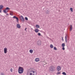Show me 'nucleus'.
<instances>
[{
  "label": "nucleus",
  "mask_w": 75,
  "mask_h": 75,
  "mask_svg": "<svg viewBox=\"0 0 75 75\" xmlns=\"http://www.w3.org/2000/svg\"><path fill=\"white\" fill-rule=\"evenodd\" d=\"M49 69L50 72H54L55 71V67L53 65L50 66Z\"/></svg>",
  "instance_id": "1"
},
{
  "label": "nucleus",
  "mask_w": 75,
  "mask_h": 75,
  "mask_svg": "<svg viewBox=\"0 0 75 75\" xmlns=\"http://www.w3.org/2000/svg\"><path fill=\"white\" fill-rule=\"evenodd\" d=\"M18 72L20 74H23V72H24V69H23V67H19L18 69Z\"/></svg>",
  "instance_id": "2"
},
{
  "label": "nucleus",
  "mask_w": 75,
  "mask_h": 75,
  "mask_svg": "<svg viewBox=\"0 0 75 75\" xmlns=\"http://www.w3.org/2000/svg\"><path fill=\"white\" fill-rule=\"evenodd\" d=\"M31 72H33V74L30 73L29 75H37V72H36L33 70L31 71Z\"/></svg>",
  "instance_id": "3"
},
{
  "label": "nucleus",
  "mask_w": 75,
  "mask_h": 75,
  "mask_svg": "<svg viewBox=\"0 0 75 75\" xmlns=\"http://www.w3.org/2000/svg\"><path fill=\"white\" fill-rule=\"evenodd\" d=\"M20 20L22 21L23 22H24V17L23 16H21L20 17Z\"/></svg>",
  "instance_id": "4"
},
{
  "label": "nucleus",
  "mask_w": 75,
  "mask_h": 75,
  "mask_svg": "<svg viewBox=\"0 0 75 75\" xmlns=\"http://www.w3.org/2000/svg\"><path fill=\"white\" fill-rule=\"evenodd\" d=\"M7 10H10V8H8V7H7L4 10V13H7L8 12V11H6Z\"/></svg>",
  "instance_id": "5"
},
{
  "label": "nucleus",
  "mask_w": 75,
  "mask_h": 75,
  "mask_svg": "<svg viewBox=\"0 0 75 75\" xmlns=\"http://www.w3.org/2000/svg\"><path fill=\"white\" fill-rule=\"evenodd\" d=\"M57 69L58 71H61V67H60V66H58L57 67Z\"/></svg>",
  "instance_id": "6"
},
{
  "label": "nucleus",
  "mask_w": 75,
  "mask_h": 75,
  "mask_svg": "<svg viewBox=\"0 0 75 75\" xmlns=\"http://www.w3.org/2000/svg\"><path fill=\"white\" fill-rule=\"evenodd\" d=\"M13 18H16L17 20L16 21L17 23H18V17H16V16H14L13 17Z\"/></svg>",
  "instance_id": "7"
},
{
  "label": "nucleus",
  "mask_w": 75,
  "mask_h": 75,
  "mask_svg": "<svg viewBox=\"0 0 75 75\" xmlns=\"http://www.w3.org/2000/svg\"><path fill=\"white\" fill-rule=\"evenodd\" d=\"M68 38V35H66L65 37V41L67 43V38Z\"/></svg>",
  "instance_id": "8"
},
{
  "label": "nucleus",
  "mask_w": 75,
  "mask_h": 75,
  "mask_svg": "<svg viewBox=\"0 0 75 75\" xmlns=\"http://www.w3.org/2000/svg\"><path fill=\"white\" fill-rule=\"evenodd\" d=\"M41 41L39 40L38 42V45L40 46L41 45Z\"/></svg>",
  "instance_id": "9"
},
{
  "label": "nucleus",
  "mask_w": 75,
  "mask_h": 75,
  "mask_svg": "<svg viewBox=\"0 0 75 75\" xmlns=\"http://www.w3.org/2000/svg\"><path fill=\"white\" fill-rule=\"evenodd\" d=\"M7 51V49L6 48H4V52L5 54H6Z\"/></svg>",
  "instance_id": "10"
},
{
  "label": "nucleus",
  "mask_w": 75,
  "mask_h": 75,
  "mask_svg": "<svg viewBox=\"0 0 75 75\" xmlns=\"http://www.w3.org/2000/svg\"><path fill=\"white\" fill-rule=\"evenodd\" d=\"M17 27L18 28H21V26H20V25L19 24H17Z\"/></svg>",
  "instance_id": "11"
},
{
  "label": "nucleus",
  "mask_w": 75,
  "mask_h": 75,
  "mask_svg": "<svg viewBox=\"0 0 75 75\" xmlns=\"http://www.w3.org/2000/svg\"><path fill=\"white\" fill-rule=\"evenodd\" d=\"M72 30V25H70V31H71Z\"/></svg>",
  "instance_id": "12"
},
{
  "label": "nucleus",
  "mask_w": 75,
  "mask_h": 75,
  "mask_svg": "<svg viewBox=\"0 0 75 75\" xmlns=\"http://www.w3.org/2000/svg\"><path fill=\"white\" fill-rule=\"evenodd\" d=\"M40 61V59L38 58H36L35 59V61L36 62H38Z\"/></svg>",
  "instance_id": "13"
},
{
  "label": "nucleus",
  "mask_w": 75,
  "mask_h": 75,
  "mask_svg": "<svg viewBox=\"0 0 75 75\" xmlns=\"http://www.w3.org/2000/svg\"><path fill=\"white\" fill-rule=\"evenodd\" d=\"M35 33H38V31H39V30L38 29H35Z\"/></svg>",
  "instance_id": "14"
},
{
  "label": "nucleus",
  "mask_w": 75,
  "mask_h": 75,
  "mask_svg": "<svg viewBox=\"0 0 75 75\" xmlns=\"http://www.w3.org/2000/svg\"><path fill=\"white\" fill-rule=\"evenodd\" d=\"M3 6L2 5H0V10H1L3 8Z\"/></svg>",
  "instance_id": "15"
},
{
  "label": "nucleus",
  "mask_w": 75,
  "mask_h": 75,
  "mask_svg": "<svg viewBox=\"0 0 75 75\" xmlns=\"http://www.w3.org/2000/svg\"><path fill=\"white\" fill-rule=\"evenodd\" d=\"M29 52L30 53H33V50L31 49L29 50Z\"/></svg>",
  "instance_id": "16"
},
{
  "label": "nucleus",
  "mask_w": 75,
  "mask_h": 75,
  "mask_svg": "<svg viewBox=\"0 0 75 75\" xmlns=\"http://www.w3.org/2000/svg\"><path fill=\"white\" fill-rule=\"evenodd\" d=\"M36 27L38 28H40V26L38 25H36Z\"/></svg>",
  "instance_id": "17"
},
{
  "label": "nucleus",
  "mask_w": 75,
  "mask_h": 75,
  "mask_svg": "<svg viewBox=\"0 0 75 75\" xmlns=\"http://www.w3.org/2000/svg\"><path fill=\"white\" fill-rule=\"evenodd\" d=\"M57 75H59L61 74V72L59 71L57 73Z\"/></svg>",
  "instance_id": "18"
},
{
  "label": "nucleus",
  "mask_w": 75,
  "mask_h": 75,
  "mask_svg": "<svg viewBox=\"0 0 75 75\" xmlns=\"http://www.w3.org/2000/svg\"><path fill=\"white\" fill-rule=\"evenodd\" d=\"M54 46H53V45H50V47L51 48H53Z\"/></svg>",
  "instance_id": "19"
},
{
  "label": "nucleus",
  "mask_w": 75,
  "mask_h": 75,
  "mask_svg": "<svg viewBox=\"0 0 75 75\" xmlns=\"http://www.w3.org/2000/svg\"><path fill=\"white\" fill-rule=\"evenodd\" d=\"M62 47H65V44L64 43H62Z\"/></svg>",
  "instance_id": "20"
},
{
  "label": "nucleus",
  "mask_w": 75,
  "mask_h": 75,
  "mask_svg": "<svg viewBox=\"0 0 75 75\" xmlns=\"http://www.w3.org/2000/svg\"><path fill=\"white\" fill-rule=\"evenodd\" d=\"M62 74H63V75H67V74H66V73L65 72H63L62 73Z\"/></svg>",
  "instance_id": "21"
},
{
  "label": "nucleus",
  "mask_w": 75,
  "mask_h": 75,
  "mask_svg": "<svg viewBox=\"0 0 75 75\" xmlns=\"http://www.w3.org/2000/svg\"><path fill=\"white\" fill-rule=\"evenodd\" d=\"M70 10L71 11V12H73V9H72V8H70Z\"/></svg>",
  "instance_id": "22"
},
{
  "label": "nucleus",
  "mask_w": 75,
  "mask_h": 75,
  "mask_svg": "<svg viewBox=\"0 0 75 75\" xmlns=\"http://www.w3.org/2000/svg\"><path fill=\"white\" fill-rule=\"evenodd\" d=\"M49 11H48V10H47L46 11V13L47 14H48L49 13Z\"/></svg>",
  "instance_id": "23"
},
{
  "label": "nucleus",
  "mask_w": 75,
  "mask_h": 75,
  "mask_svg": "<svg viewBox=\"0 0 75 75\" xmlns=\"http://www.w3.org/2000/svg\"><path fill=\"white\" fill-rule=\"evenodd\" d=\"M25 19L26 20H27V21L28 20V18L27 17H25Z\"/></svg>",
  "instance_id": "24"
},
{
  "label": "nucleus",
  "mask_w": 75,
  "mask_h": 75,
  "mask_svg": "<svg viewBox=\"0 0 75 75\" xmlns=\"http://www.w3.org/2000/svg\"><path fill=\"white\" fill-rule=\"evenodd\" d=\"M54 50H57V48H56V47H54Z\"/></svg>",
  "instance_id": "25"
},
{
  "label": "nucleus",
  "mask_w": 75,
  "mask_h": 75,
  "mask_svg": "<svg viewBox=\"0 0 75 75\" xmlns=\"http://www.w3.org/2000/svg\"><path fill=\"white\" fill-rule=\"evenodd\" d=\"M13 69L11 68L10 69V71L11 72H13Z\"/></svg>",
  "instance_id": "26"
},
{
  "label": "nucleus",
  "mask_w": 75,
  "mask_h": 75,
  "mask_svg": "<svg viewBox=\"0 0 75 75\" xmlns=\"http://www.w3.org/2000/svg\"><path fill=\"white\" fill-rule=\"evenodd\" d=\"M38 35H39V36H40L41 35V34L40 33H38Z\"/></svg>",
  "instance_id": "27"
},
{
  "label": "nucleus",
  "mask_w": 75,
  "mask_h": 75,
  "mask_svg": "<svg viewBox=\"0 0 75 75\" xmlns=\"http://www.w3.org/2000/svg\"><path fill=\"white\" fill-rule=\"evenodd\" d=\"M62 49L63 50H65V48L64 47H63L62 48Z\"/></svg>",
  "instance_id": "28"
},
{
  "label": "nucleus",
  "mask_w": 75,
  "mask_h": 75,
  "mask_svg": "<svg viewBox=\"0 0 75 75\" xmlns=\"http://www.w3.org/2000/svg\"><path fill=\"white\" fill-rule=\"evenodd\" d=\"M10 15H11V16H13V14H12V13H10Z\"/></svg>",
  "instance_id": "29"
},
{
  "label": "nucleus",
  "mask_w": 75,
  "mask_h": 75,
  "mask_svg": "<svg viewBox=\"0 0 75 75\" xmlns=\"http://www.w3.org/2000/svg\"><path fill=\"white\" fill-rule=\"evenodd\" d=\"M62 41H64V39L63 38V37H62Z\"/></svg>",
  "instance_id": "30"
},
{
  "label": "nucleus",
  "mask_w": 75,
  "mask_h": 75,
  "mask_svg": "<svg viewBox=\"0 0 75 75\" xmlns=\"http://www.w3.org/2000/svg\"><path fill=\"white\" fill-rule=\"evenodd\" d=\"M1 75H4V74L3 73H2L1 74Z\"/></svg>",
  "instance_id": "31"
},
{
  "label": "nucleus",
  "mask_w": 75,
  "mask_h": 75,
  "mask_svg": "<svg viewBox=\"0 0 75 75\" xmlns=\"http://www.w3.org/2000/svg\"><path fill=\"white\" fill-rule=\"evenodd\" d=\"M6 15L7 16H8V13H6Z\"/></svg>",
  "instance_id": "32"
},
{
  "label": "nucleus",
  "mask_w": 75,
  "mask_h": 75,
  "mask_svg": "<svg viewBox=\"0 0 75 75\" xmlns=\"http://www.w3.org/2000/svg\"><path fill=\"white\" fill-rule=\"evenodd\" d=\"M0 13H1V11L0 10Z\"/></svg>",
  "instance_id": "33"
},
{
  "label": "nucleus",
  "mask_w": 75,
  "mask_h": 75,
  "mask_svg": "<svg viewBox=\"0 0 75 75\" xmlns=\"http://www.w3.org/2000/svg\"><path fill=\"white\" fill-rule=\"evenodd\" d=\"M26 29H27V28H26L25 29V30H26Z\"/></svg>",
  "instance_id": "34"
},
{
  "label": "nucleus",
  "mask_w": 75,
  "mask_h": 75,
  "mask_svg": "<svg viewBox=\"0 0 75 75\" xmlns=\"http://www.w3.org/2000/svg\"><path fill=\"white\" fill-rule=\"evenodd\" d=\"M31 72V71H30V72Z\"/></svg>",
  "instance_id": "35"
}]
</instances>
